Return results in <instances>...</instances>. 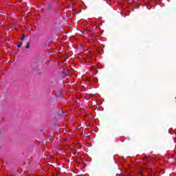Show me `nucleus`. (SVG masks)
Wrapping results in <instances>:
<instances>
[{
    "instance_id": "nucleus-5",
    "label": "nucleus",
    "mask_w": 176,
    "mask_h": 176,
    "mask_svg": "<svg viewBox=\"0 0 176 176\" xmlns=\"http://www.w3.org/2000/svg\"><path fill=\"white\" fill-rule=\"evenodd\" d=\"M23 38H25V35L23 34L22 37H21V41H23Z\"/></svg>"
},
{
    "instance_id": "nucleus-4",
    "label": "nucleus",
    "mask_w": 176,
    "mask_h": 176,
    "mask_svg": "<svg viewBox=\"0 0 176 176\" xmlns=\"http://www.w3.org/2000/svg\"><path fill=\"white\" fill-rule=\"evenodd\" d=\"M47 9L48 10H52V6H48L47 7Z\"/></svg>"
},
{
    "instance_id": "nucleus-2",
    "label": "nucleus",
    "mask_w": 176,
    "mask_h": 176,
    "mask_svg": "<svg viewBox=\"0 0 176 176\" xmlns=\"http://www.w3.org/2000/svg\"><path fill=\"white\" fill-rule=\"evenodd\" d=\"M59 116H65V114L63 113V112H60V111H59Z\"/></svg>"
},
{
    "instance_id": "nucleus-7",
    "label": "nucleus",
    "mask_w": 176,
    "mask_h": 176,
    "mask_svg": "<svg viewBox=\"0 0 176 176\" xmlns=\"http://www.w3.org/2000/svg\"><path fill=\"white\" fill-rule=\"evenodd\" d=\"M140 175H142V172H140Z\"/></svg>"
},
{
    "instance_id": "nucleus-1",
    "label": "nucleus",
    "mask_w": 176,
    "mask_h": 176,
    "mask_svg": "<svg viewBox=\"0 0 176 176\" xmlns=\"http://www.w3.org/2000/svg\"><path fill=\"white\" fill-rule=\"evenodd\" d=\"M32 70L38 72L39 70V65L38 64L33 63V65H32Z\"/></svg>"
},
{
    "instance_id": "nucleus-3",
    "label": "nucleus",
    "mask_w": 176,
    "mask_h": 176,
    "mask_svg": "<svg viewBox=\"0 0 176 176\" xmlns=\"http://www.w3.org/2000/svg\"><path fill=\"white\" fill-rule=\"evenodd\" d=\"M25 49H30V43H27V45H25Z\"/></svg>"
},
{
    "instance_id": "nucleus-6",
    "label": "nucleus",
    "mask_w": 176,
    "mask_h": 176,
    "mask_svg": "<svg viewBox=\"0 0 176 176\" xmlns=\"http://www.w3.org/2000/svg\"><path fill=\"white\" fill-rule=\"evenodd\" d=\"M22 46V42H19L18 44V48H20Z\"/></svg>"
}]
</instances>
